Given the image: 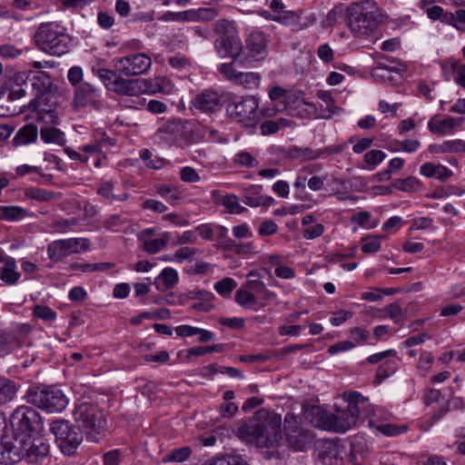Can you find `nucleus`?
<instances>
[{
	"instance_id": "f257e3e1",
	"label": "nucleus",
	"mask_w": 465,
	"mask_h": 465,
	"mask_svg": "<svg viewBox=\"0 0 465 465\" xmlns=\"http://www.w3.org/2000/svg\"><path fill=\"white\" fill-rule=\"evenodd\" d=\"M239 437L261 448L278 444L282 438V417L264 409L257 411L253 418L238 429Z\"/></svg>"
},
{
	"instance_id": "f704fd0d",
	"label": "nucleus",
	"mask_w": 465,
	"mask_h": 465,
	"mask_svg": "<svg viewBox=\"0 0 465 465\" xmlns=\"http://www.w3.org/2000/svg\"><path fill=\"white\" fill-rule=\"evenodd\" d=\"M172 15L183 20H194L196 18L213 19L218 14L213 8H200L197 12L186 11Z\"/></svg>"
},
{
	"instance_id": "a19ab883",
	"label": "nucleus",
	"mask_w": 465,
	"mask_h": 465,
	"mask_svg": "<svg viewBox=\"0 0 465 465\" xmlns=\"http://www.w3.org/2000/svg\"><path fill=\"white\" fill-rule=\"evenodd\" d=\"M17 347L19 341L13 333L0 331V353H8Z\"/></svg>"
},
{
	"instance_id": "37998d69",
	"label": "nucleus",
	"mask_w": 465,
	"mask_h": 465,
	"mask_svg": "<svg viewBox=\"0 0 465 465\" xmlns=\"http://www.w3.org/2000/svg\"><path fill=\"white\" fill-rule=\"evenodd\" d=\"M97 193L110 203L114 201L123 202L127 199V194L115 195L114 193V184L111 182L103 183L98 188Z\"/></svg>"
},
{
	"instance_id": "6ab92c4d",
	"label": "nucleus",
	"mask_w": 465,
	"mask_h": 465,
	"mask_svg": "<svg viewBox=\"0 0 465 465\" xmlns=\"http://www.w3.org/2000/svg\"><path fill=\"white\" fill-rule=\"evenodd\" d=\"M146 89V84L141 79H124L120 76L114 79L112 92L118 95L139 96Z\"/></svg>"
},
{
	"instance_id": "4d7b16f0",
	"label": "nucleus",
	"mask_w": 465,
	"mask_h": 465,
	"mask_svg": "<svg viewBox=\"0 0 465 465\" xmlns=\"http://www.w3.org/2000/svg\"><path fill=\"white\" fill-rule=\"evenodd\" d=\"M34 315L48 322H52L56 319L55 312L44 305H35L34 308Z\"/></svg>"
},
{
	"instance_id": "c756f323",
	"label": "nucleus",
	"mask_w": 465,
	"mask_h": 465,
	"mask_svg": "<svg viewBox=\"0 0 465 465\" xmlns=\"http://www.w3.org/2000/svg\"><path fill=\"white\" fill-rule=\"evenodd\" d=\"M171 240V232H163L156 239L144 240L143 243V249L151 254L157 253L162 251Z\"/></svg>"
},
{
	"instance_id": "0e129e2a",
	"label": "nucleus",
	"mask_w": 465,
	"mask_h": 465,
	"mask_svg": "<svg viewBox=\"0 0 465 465\" xmlns=\"http://www.w3.org/2000/svg\"><path fill=\"white\" fill-rule=\"evenodd\" d=\"M232 235L237 240L250 239L253 236V233L247 223H242L235 225L232 229Z\"/></svg>"
},
{
	"instance_id": "f3484780",
	"label": "nucleus",
	"mask_w": 465,
	"mask_h": 465,
	"mask_svg": "<svg viewBox=\"0 0 465 465\" xmlns=\"http://www.w3.org/2000/svg\"><path fill=\"white\" fill-rule=\"evenodd\" d=\"M194 109L205 113L213 114L222 108V97L221 95L212 90H205L196 95L192 102Z\"/></svg>"
},
{
	"instance_id": "423d86ee",
	"label": "nucleus",
	"mask_w": 465,
	"mask_h": 465,
	"mask_svg": "<svg viewBox=\"0 0 465 465\" xmlns=\"http://www.w3.org/2000/svg\"><path fill=\"white\" fill-rule=\"evenodd\" d=\"M213 31L218 35L214 48L220 57H232L237 61L242 52V44L239 37L235 23L220 19L213 25Z\"/></svg>"
},
{
	"instance_id": "f03ea898",
	"label": "nucleus",
	"mask_w": 465,
	"mask_h": 465,
	"mask_svg": "<svg viewBox=\"0 0 465 465\" xmlns=\"http://www.w3.org/2000/svg\"><path fill=\"white\" fill-rule=\"evenodd\" d=\"M343 399L347 405L343 409H337L336 413H331L332 430L345 432L356 426L361 419L369 418L374 410L368 398L358 391L343 393Z\"/></svg>"
},
{
	"instance_id": "e2e57ef3",
	"label": "nucleus",
	"mask_w": 465,
	"mask_h": 465,
	"mask_svg": "<svg viewBox=\"0 0 465 465\" xmlns=\"http://www.w3.org/2000/svg\"><path fill=\"white\" fill-rule=\"evenodd\" d=\"M168 64L173 69L183 70L190 66L189 60L182 54H174L168 58Z\"/></svg>"
},
{
	"instance_id": "79ce46f5",
	"label": "nucleus",
	"mask_w": 465,
	"mask_h": 465,
	"mask_svg": "<svg viewBox=\"0 0 465 465\" xmlns=\"http://www.w3.org/2000/svg\"><path fill=\"white\" fill-rule=\"evenodd\" d=\"M25 194L27 198L39 202H50L55 198L54 193L37 187L27 188Z\"/></svg>"
},
{
	"instance_id": "3c124183",
	"label": "nucleus",
	"mask_w": 465,
	"mask_h": 465,
	"mask_svg": "<svg viewBox=\"0 0 465 465\" xmlns=\"http://www.w3.org/2000/svg\"><path fill=\"white\" fill-rule=\"evenodd\" d=\"M191 453L190 447L175 449L163 457V461L183 462L190 457Z\"/></svg>"
},
{
	"instance_id": "13d9d810",
	"label": "nucleus",
	"mask_w": 465,
	"mask_h": 465,
	"mask_svg": "<svg viewBox=\"0 0 465 465\" xmlns=\"http://www.w3.org/2000/svg\"><path fill=\"white\" fill-rule=\"evenodd\" d=\"M124 220L118 214L110 215L105 218L103 222V226L107 230L114 232H120L123 230Z\"/></svg>"
},
{
	"instance_id": "1a4fd4ad",
	"label": "nucleus",
	"mask_w": 465,
	"mask_h": 465,
	"mask_svg": "<svg viewBox=\"0 0 465 465\" xmlns=\"http://www.w3.org/2000/svg\"><path fill=\"white\" fill-rule=\"evenodd\" d=\"M259 102L252 95L232 99L226 105L229 117L245 126H253L259 121Z\"/></svg>"
},
{
	"instance_id": "7c9ffc66",
	"label": "nucleus",
	"mask_w": 465,
	"mask_h": 465,
	"mask_svg": "<svg viewBox=\"0 0 465 465\" xmlns=\"http://www.w3.org/2000/svg\"><path fill=\"white\" fill-rule=\"evenodd\" d=\"M20 278V273L16 272L15 261L12 257H7L5 262L0 269V279L6 284H15Z\"/></svg>"
},
{
	"instance_id": "2f4dec72",
	"label": "nucleus",
	"mask_w": 465,
	"mask_h": 465,
	"mask_svg": "<svg viewBox=\"0 0 465 465\" xmlns=\"http://www.w3.org/2000/svg\"><path fill=\"white\" fill-rule=\"evenodd\" d=\"M19 386L12 380L0 378V404H5L14 400Z\"/></svg>"
},
{
	"instance_id": "338daca9",
	"label": "nucleus",
	"mask_w": 465,
	"mask_h": 465,
	"mask_svg": "<svg viewBox=\"0 0 465 465\" xmlns=\"http://www.w3.org/2000/svg\"><path fill=\"white\" fill-rule=\"evenodd\" d=\"M381 247L380 237L372 236L368 238V241L361 245V251L364 253L377 252Z\"/></svg>"
},
{
	"instance_id": "ea45409f",
	"label": "nucleus",
	"mask_w": 465,
	"mask_h": 465,
	"mask_svg": "<svg viewBox=\"0 0 465 465\" xmlns=\"http://www.w3.org/2000/svg\"><path fill=\"white\" fill-rule=\"evenodd\" d=\"M114 263L98 262V263H80L72 262L70 268L74 271H81L83 272H103L111 269Z\"/></svg>"
},
{
	"instance_id": "f8f14e48",
	"label": "nucleus",
	"mask_w": 465,
	"mask_h": 465,
	"mask_svg": "<svg viewBox=\"0 0 465 465\" xmlns=\"http://www.w3.org/2000/svg\"><path fill=\"white\" fill-rule=\"evenodd\" d=\"M50 430L62 452L67 455L73 454L83 440L82 435L65 420H54Z\"/></svg>"
},
{
	"instance_id": "a878e982",
	"label": "nucleus",
	"mask_w": 465,
	"mask_h": 465,
	"mask_svg": "<svg viewBox=\"0 0 465 465\" xmlns=\"http://www.w3.org/2000/svg\"><path fill=\"white\" fill-rule=\"evenodd\" d=\"M319 459L323 465H341L342 458L337 445L325 442L319 450Z\"/></svg>"
},
{
	"instance_id": "4c0bfd02",
	"label": "nucleus",
	"mask_w": 465,
	"mask_h": 465,
	"mask_svg": "<svg viewBox=\"0 0 465 465\" xmlns=\"http://www.w3.org/2000/svg\"><path fill=\"white\" fill-rule=\"evenodd\" d=\"M257 297L248 289H240L235 292V302L245 309H254Z\"/></svg>"
},
{
	"instance_id": "a211bd4d",
	"label": "nucleus",
	"mask_w": 465,
	"mask_h": 465,
	"mask_svg": "<svg viewBox=\"0 0 465 465\" xmlns=\"http://www.w3.org/2000/svg\"><path fill=\"white\" fill-rule=\"evenodd\" d=\"M99 97V90L89 83L84 82L75 87L74 109L79 110L90 104H94L98 102Z\"/></svg>"
},
{
	"instance_id": "680f3d73",
	"label": "nucleus",
	"mask_w": 465,
	"mask_h": 465,
	"mask_svg": "<svg viewBox=\"0 0 465 465\" xmlns=\"http://www.w3.org/2000/svg\"><path fill=\"white\" fill-rule=\"evenodd\" d=\"M180 178L184 183H198L201 180L196 170L191 166H184L181 169Z\"/></svg>"
},
{
	"instance_id": "dca6fc26",
	"label": "nucleus",
	"mask_w": 465,
	"mask_h": 465,
	"mask_svg": "<svg viewBox=\"0 0 465 465\" xmlns=\"http://www.w3.org/2000/svg\"><path fill=\"white\" fill-rule=\"evenodd\" d=\"M303 417L312 426L321 430H332L331 413L318 405L303 407Z\"/></svg>"
},
{
	"instance_id": "c85d7f7f",
	"label": "nucleus",
	"mask_w": 465,
	"mask_h": 465,
	"mask_svg": "<svg viewBox=\"0 0 465 465\" xmlns=\"http://www.w3.org/2000/svg\"><path fill=\"white\" fill-rule=\"evenodd\" d=\"M37 127L34 124H26L20 128L13 139L15 146L32 143L37 139Z\"/></svg>"
},
{
	"instance_id": "b1692460",
	"label": "nucleus",
	"mask_w": 465,
	"mask_h": 465,
	"mask_svg": "<svg viewBox=\"0 0 465 465\" xmlns=\"http://www.w3.org/2000/svg\"><path fill=\"white\" fill-rule=\"evenodd\" d=\"M184 124L180 119H169L158 127L155 138L159 141H167L183 132Z\"/></svg>"
},
{
	"instance_id": "cd10ccee",
	"label": "nucleus",
	"mask_w": 465,
	"mask_h": 465,
	"mask_svg": "<svg viewBox=\"0 0 465 465\" xmlns=\"http://www.w3.org/2000/svg\"><path fill=\"white\" fill-rule=\"evenodd\" d=\"M178 279L176 270L167 267L154 279L153 283L158 291L164 292L173 288L178 282Z\"/></svg>"
},
{
	"instance_id": "7ed1b4c3",
	"label": "nucleus",
	"mask_w": 465,
	"mask_h": 465,
	"mask_svg": "<svg viewBox=\"0 0 465 465\" xmlns=\"http://www.w3.org/2000/svg\"><path fill=\"white\" fill-rule=\"evenodd\" d=\"M383 20L384 15L373 1L353 3L346 10L347 25L355 36L372 34Z\"/></svg>"
},
{
	"instance_id": "6e6552de",
	"label": "nucleus",
	"mask_w": 465,
	"mask_h": 465,
	"mask_svg": "<svg viewBox=\"0 0 465 465\" xmlns=\"http://www.w3.org/2000/svg\"><path fill=\"white\" fill-rule=\"evenodd\" d=\"M14 435L33 438L43 430V422L38 411L29 406H20L10 417Z\"/></svg>"
},
{
	"instance_id": "49530a36",
	"label": "nucleus",
	"mask_w": 465,
	"mask_h": 465,
	"mask_svg": "<svg viewBox=\"0 0 465 465\" xmlns=\"http://www.w3.org/2000/svg\"><path fill=\"white\" fill-rule=\"evenodd\" d=\"M261 80V76L258 73L247 72L242 73L239 72L238 76H236L235 84L243 85L246 88L256 87L259 85Z\"/></svg>"
},
{
	"instance_id": "bf43d9fd",
	"label": "nucleus",
	"mask_w": 465,
	"mask_h": 465,
	"mask_svg": "<svg viewBox=\"0 0 465 465\" xmlns=\"http://www.w3.org/2000/svg\"><path fill=\"white\" fill-rule=\"evenodd\" d=\"M385 158L386 153L381 150H371L364 155V161L372 166L371 169H374Z\"/></svg>"
},
{
	"instance_id": "603ef678",
	"label": "nucleus",
	"mask_w": 465,
	"mask_h": 465,
	"mask_svg": "<svg viewBox=\"0 0 465 465\" xmlns=\"http://www.w3.org/2000/svg\"><path fill=\"white\" fill-rule=\"evenodd\" d=\"M237 286V282L232 278H224L214 284L215 291L222 296H228Z\"/></svg>"
},
{
	"instance_id": "052dcab7",
	"label": "nucleus",
	"mask_w": 465,
	"mask_h": 465,
	"mask_svg": "<svg viewBox=\"0 0 465 465\" xmlns=\"http://www.w3.org/2000/svg\"><path fill=\"white\" fill-rule=\"evenodd\" d=\"M370 336V331L362 328L353 327L350 330V337L355 345L363 344Z\"/></svg>"
},
{
	"instance_id": "09e8293b",
	"label": "nucleus",
	"mask_w": 465,
	"mask_h": 465,
	"mask_svg": "<svg viewBox=\"0 0 465 465\" xmlns=\"http://www.w3.org/2000/svg\"><path fill=\"white\" fill-rule=\"evenodd\" d=\"M259 15L265 20L273 21L280 24H288L290 20L289 18H292L294 15L290 10L282 13H273V11L271 12L262 10L259 12Z\"/></svg>"
},
{
	"instance_id": "ddd939ff",
	"label": "nucleus",
	"mask_w": 465,
	"mask_h": 465,
	"mask_svg": "<svg viewBox=\"0 0 465 465\" xmlns=\"http://www.w3.org/2000/svg\"><path fill=\"white\" fill-rule=\"evenodd\" d=\"M152 65V59L145 53H134L114 59L115 71L121 75L134 76L146 73Z\"/></svg>"
},
{
	"instance_id": "a18cd8bd",
	"label": "nucleus",
	"mask_w": 465,
	"mask_h": 465,
	"mask_svg": "<svg viewBox=\"0 0 465 465\" xmlns=\"http://www.w3.org/2000/svg\"><path fill=\"white\" fill-rule=\"evenodd\" d=\"M291 155L294 158H302L303 160H315L322 157L320 149L312 150L310 147H293L290 152Z\"/></svg>"
},
{
	"instance_id": "5701e85b",
	"label": "nucleus",
	"mask_w": 465,
	"mask_h": 465,
	"mask_svg": "<svg viewBox=\"0 0 465 465\" xmlns=\"http://www.w3.org/2000/svg\"><path fill=\"white\" fill-rule=\"evenodd\" d=\"M24 85H27L25 74L24 73L16 74L10 80V87L0 92V105H4L3 102L6 96L7 101H15L25 96V89Z\"/></svg>"
},
{
	"instance_id": "bb28decb",
	"label": "nucleus",
	"mask_w": 465,
	"mask_h": 465,
	"mask_svg": "<svg viewBox=\"0 0 465 465\" xmlns=\"http://www.w3.org/2000/svg\"><path fill=\"white\" fill-rule=\"evenodd\" d=\"M219 246L237 255H247L256 252V247L252 242H237L235 240L227 238L221 241Z\"/></svg>"
},
{
	"instance_id": "4be33fe9",
	"label": "nucleus",
	"mask_w": 465,
	"mask_h": 465,
	"mask_svg": "<svg viewBox=\"0 0 465 465\" xmlns=\"http://www.w3.org/2000/svg\"><path fill=\"white\" fill-rule=\"evenodd\" d=\"M31 82L32 90L35 97H41L51 91L52 81L50 75L40 70L30 71L25 80Z\"/></svg>"
},
{
	"instance_id": "c03bdc74",
	"label": "nucleus",
	"mask_w": 465,
	"mask_h": 465,
	"mask_svg": "<svg viewBox=\"0 0 465 465\" xmlns=\"http://www.w3.org/2000/svg\"><path fill=\"white\" fill-rule=\"evenodd\" d=\"M222 204L227 209L230 213L242 214L247 209L242 206L239 203V198L235 194H226L222 200Z\"/></svg>"
},
{
	"instance_id": "393cba45",
	"label": "nucleus",
	"mask_w": 465,
	"mask_h": 465,
	"mask_svg": "<svg viewBox=\"0 0 465 465\" xmlns=\"http://www.w3.org/2000/svg\"><path fill=\"white\" fill-rule=\"evenodd\" d=\"M421 175L429 178H436L441 182L447 181L452 176L451 170L441 164H435L433 163H425L420 168Z\"/></svg>"
},
{
	"instance_id": "5fc2aeb1",
	"label": "nucleus",
	"mask_w": 465,
	"mask_h": 465,
	"mask_svg": "<svg viewBox=\"0 0 465 465\" xmlns=\"http://www.w3.org/2000/svg\"><path fill=\"white\" fill-rule=\"evenodd\" d=\"M317 96L325 103L326 109L330 113L329 117H331V114H338L340 113L341 109L334 105V99L330 91H319Z\"/></svg>"
},
{
	"instance_id": "0eeeda50",
	"label": "nucleus",
	"mask_w": 465,
	"mask_h": 465,
	"mask_svg": "<svg viewBox=\"0 0 465 465\" xmlns=\"http://www.w3.org/2000/svg\"><path fill=\"white\" fill-rule=\"evenodd\" d=\"M25 398L29 403L50 413L60 412L68 404V400L63 391L53 386L29 388Z\"/></svg>"
},
{
	"instance_id": "774afa93",
	"label": "nucleus",
	"mask_w": 465,
	"mask_h": 465,
	"mask_svg": "<svg viewBox=\"0 0 465 465\" xmlns=\"http://www.w3.org/2000/svg\"><path fill=\"white\" fill-rule=\"evenodd\" d=\"M386 312L390 319L393 321L394 323H399L401 322L403 317V312L401 306L398 303H391L386 307Z\"/></svg>"
},
{
	"instance_id": "72a5a7b5",
	"label": "nucleus",
	"mask_w": 465,
	"mask_h": 465,
	"mask_svg": "<svg viewBox=\"0 0 465 465\" xmlns=\"http://www.w3.org/2000/svg\"><path fill=\"white\" fill-rule=\"evenodd\" d=\"M80 226V221L76 217L62 218L52 223V228L55 232L67 233L76 232Z\"/></svg>"
},
{
	"instance_id": "39448f33",
	"label": "nucleus",
	"mask_w": 465,
	"mask_h": 465,
	"mask_svg": "<svg viewBox=\"0 0 465 465\" xmlns=\"http://www.w3.org/2000/svg\"><path fill=\"white\" fill-rule=\"evenodd\" d=\"M71 41L66 29L57 23L41 24L35 35L38 48L51 55L61 56L68 53Z\"/></svg>"
},
{
	"instance_id": "473e14b6",
	"label": "nucleus",
	"mask_w": 465,
	"mask_h": 465,
	"mask_svg": "<svg viewBox=\"0 0 465 465\" xmlns=\"http://www.w3.org/2000/svg\"><path fill=\"white\" fill-rule=\"evenodd\" d=\"M41 139L45 143L64 145L65 143L64 134L53 126L43 127L40 131Z\"/></svg>"
},
{
	"instance_id": "c9c22d12",
	"label": "nucleus",
	"mask_w": 465,
	"mask_h": 465,
	"mask_svg": "<svg viewBox=\"0 0 465 465\" xmlns=\"http://www.w3.org/2000/svg\"><path fill=\"white\" fill-rule=\"evenodd\" d=\"M392 187L406 193H416L420 190L421 183L418 178L409 176L405 179L394 180Z\"/></svg>"
},
{
	"instance_id": "aec40b11",
	"label": "nucleus",
	"mask_w": 465,
	"mask_h": 465,
	"mask_svg": "<svg viewBox=\"0 0 465 465\" xmlns=\"http://www.w3.org/2000/svg\"><path fill=\"white\" fill-rule=\"evenodd\" d=\"M262 279V275L257 271H250L247 273V282L244 287L252 291L257 298L265 302H271L275 299L276 294L266 288Z\"/></svg>"
},
{
	"instance_id": "de8ad7c7",
	"label": "nucleus",
	"mask_w": 465,
	"mask_h": 465,
	"mask_svg": "<svg viewBox=\"0 0 465 465\" xmlns=\"http://www.w3.org/2000/svg\"><path fill=\"white\" fill-rule=\"evenodd\" d=\"M202 465H245L242 458L237 455H223L204 461Z\"/></svg>"
},
{
	"instance_id": "6e6d98bb",
	"label": "nucleus",
	"mask_w": 465,
	"mask_h": 465,
	"mask_svg": "<svg viewBox=\"0 0 465 465\" xmlns=\"http://www.w3.org/2000/svg\"><path fill=\"white\" fill-rule=\"evenodd\" d=\"M396 369V363L394 361H387L384 364L379 366L376 375L375 381L380 383L388 377H390Z\"/></svg>"
},
{
	"instance_id": "9d476101",
	"label": "nucleus",
	"mask_w": 465,
	"mask_h": 465,
	"mask_svg": "<svg viewBox=\"0 0 465 465\" xmlns=\"http://www.w3.org/2000/svg\"><path fill=\"white\" fill-rule=\"evenodd\" d=\"M90 249L91 241L88 238L61 239L53 241L47 245V255L50 260L57 262L69 255L80 254Z\"/></svg>"
},
{
	"instance_id": "58836bf2",
	"label": "nucleus",
	"mask_w": 465,
	"mask_h": 465,
	"mask_svg": "<svg viewBox=\"0 0 465 465\" xmlns=\"http://www.w3.org/2000/svg\"><path fill=\"white\" fill-rule=\"evenodd\" d=\"M456 127V122L453 118H447L434 123L430 120L428 123L429 130L437 134H447Z\"/></svg>"
},
{
	"instance_id": "8fccbe9b",
	"label": "nucleus",
	"mask_w": 465,
	"mask_h": 465,
	"mask_svg": "<svg viewBox=\"0 0 465 465\" xmlns=\"http://www.w3.org/2000/svg\"><path fill=\"white\" fill-rule=\"evenodd\" d=\"M232 162L235 164H238V165H241L243 167H248V168H253V167L258 166V164H259L258 160L255 157H253L250 153L245 152V151L237 153L233 156Z\"/></svg>"
},
{
	"instance_id": "20e7f679",
	"label": "nucleus",
	"mask_w": 465,
	"mask_h": 465,
	"mask_svg": "<svg viewBox=\"0 0 465 465\" xmlns=\"http://www.w3.org/2000/svg\"><path fill=\"white\" fill-rule=\"evenodd\" d=\"M73 417L88 440L97 443L104 437L106 420L96 403L78 401L75 402Z\"/></svg>"
},
{
	"instance_id": "864d4df0",
	"label": "nucleus",
	"mask_w": 465,
	"mask_h": 465,
	"mask_svg": "<svg viewBox=\"0 0 465 465\" xmlns=\"http://www.w3.org/2000/svg\"><path fill=\"white\" fill-rule=\"evenodd\" d=\"M96 75L103 82L106 89L109 91L113 89L114 79L117 78L114 71L106 68H98L96 70Z\"/></svg>"
},
{
	"instance_id": "4468645a",
	"label": "nucleus",
	"mask_w": 465,
	"mask_h": 465,
	"mask_svg": "<svg viewBox=\"0 0 465 465\" xmlns=\"http://www.w3.org/2000/svg\"><path fill=\"white\" fill-rule=\"evenodd\" d=\"M27 439L14 435L11 441L0 442V463L10 465L25 460Z\"/></svg>"
},
{
	"instance_id": "69168bd1",
	"label": "nucleus",
	"mask_w": 465,
	"mask_h": 465,
	"mask_svg": "<svg viewBox=\"0 0 465 465\" xmlns=\"http://www.w3.org/2000/svg\"><path fill=\"white\" fill-rule=\"evenodd\" d=\"M142 208L144 210H151L156 213H163L167 210V206L155 199H147L142 203Z\"/></svg>"
},
{
	"instance_id": "e433bc0d",
	"label": "nucleus",
	"mask_w": 465,
	"mask_h": 465,
	"mask_svg": "<svg viewBox=\"0 0 465 465\" xmlns=\"http://www.w3.org/2000/svg\"><path fill=\"white\" fill-rule=\"evenodd\" d=\"M27 215V211L20 206H0V219L5 221H19Z\"/></svg>"
},
{
	"instance_id": "412c9836",
	"label": "nucleus",
	"mask_w": 465,
	"mask_h": 465,
	"mask_svg": "<svg viewBox=\"0 0 465 465\" xmlns=\"http://www.w3.org/2000/svg\"><path fill=\"white\" fill-rule=\"evenodd\" d=\"M26 445L25 460L28 463H38L49 453V445L42 439L28 438Z\"/></svg>"
},
{
	"instance_id": "9b49d317",
	"label": "nucleus",
	"mask_w": 465,
	"mask_h": 465,
	"mask_svg": "<svg viewBox=\"0 0 465 465\" xmlns=\"http://www.w3.org/2000/svg\"><path fill=\"white\" fill-rule=\"evenodd\" d=\"M284 430L289 445L295 450H306L314 441V434L300 425L299 417L287 413L284 418Z\"/></svg>"
},
{
	"instance_id": "2eb2a0df",
	"label": "nucleus",
	"mask_w": 465,
	"mask_h": 465,
	"mask_svg": "<svg viewBox=\"0 0 465 465\" xmlns=\"http://www.w3.org/2000/svg\"><path fill=\"white\" fill-rule=\"evenodd\" d=\"M245 48L251 57L256 61L263 60L267 54L270 36L262 31L251 32L244 40Z\"/></svg>"
}]
</instances>
